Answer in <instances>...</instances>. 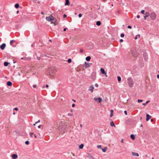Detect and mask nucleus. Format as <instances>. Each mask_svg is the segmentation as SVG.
I'll use <instances>...</instances> for the list:
<instances>
[{"label":"nucleus","mask_w":159,"mask_h":159,"mask_svg":"<svg viewBox=\"0 0 159 159\" xmlns=\"http://www.w3.org/2000/svg\"><path fill=\"white\" fill-rule=\"evenodd\" d=\"M49 75L53 76L57 72V70L55 68H52L49 69Z\"/></svg>","instance_id":"f257e3e1"},{"label":"nucleus","mask_w":159,"mask_h":159,"mask_svg":"<svg viewBox=\"0 0 159 159\" xmlns=\"http://www.w3.org/2000/svg\"><path fill=\"white\" fill-rule=\"evenodd\" d=\"M128 83L129 86L132 87L134 84V83L131 78L130 77L128 79Z\"/></svg>","instance_id":"f03ea898"},{"label":"nucleus","mask_w":159,"mask_h":159,"mask_svg":"<svg viewBox=\"0 0 159 159\" xmlns=\"http://www.w3.org/2000/svg\"><path fill=\"white\" fill-rule=\"evenodd\" d=\"M157 15L155 12L151 13L150 15V17L152 20H154L156 18Z\"/></svg>","instance_id":"7ed1b4c3"},{"label":"nucleus","mask_w":159,"mask_h":159,"mask_svg":"<svg viewBox=\"0 0 159 159\" xmlns=\"http://www.w3.org/2000/svg\"><path fill=\"white\" fill-rule=\"evenodd\" d=\"M139 64L141 67H143L144 66V65L143 62V59L142 57H140L139 59Z\"/></svg>","instance_id":"20e7f679"},{"label":"nucleus","mask_w":159,"mask_h":159,"mask_svg":"<svg viewBox=\"0 0 159 159\" xmlns=\"http://www.w3.org/2000/svg\"><path fill=\"white\" fill-rule=\"evenodd\" d=\"M132 56L134 57H136L138 55V53L136 51L134 50L132 52Z\"/></svg>","instance_id":"39448f33"},{"label":"nucleus","mask_w":159,"mask_h":159,"mask_svg":"<svg viewBox=\"0 0 159 159\" xmlns=\"http://www.w3.org/2000/svg\"><path fill=\"white\" fill-rule=\"evenodd\" d=\"M143 57L144 58L145 60V61H147L148 59V54H147V53H144L143 54Z\"/></svg>","instance_id":"423d86ee"},{"label":"nucleus","mask_w":159,"mask_h":159,"mask_svg":"<svg viewBox=\"0 0 159 159\" xmlns=\"http://www.w3.org/2000/svg\"><path fill=\"white\" fill-rule=\"evenodd\" d=\"M52 18H53V16L52 15H50L48 17H46V19L48 21H52Z\"/></svg>","instance_id":"0eeeda50"},{"label":"nucleus","mask_w":159,"mask_h":159,"mask_svg":"<svg viewBox=\"0 0 159 159\" xmlns=\"http://www.w3.org/2000/svg\"><path fill=\"white\" fill-rule=\"evenodd\" d=\"M6 45L5 43H2L0 46L1 49L2 50H4L5 49V48L6 47Z\"/></svg>","instance_id":"6e6552de"},{"label":"nucleus","mask_w":159,"mask_h":159,"mask_svg":"<svg viewBox=\"0 0 159 159\" xmlns=\"http://www.w3.org/2000/svg\"><path fill=\"white\" fill-rule=\"evenodd\" d=\"M96 76L95 74V73H92V74L91 79H93V80H94L96 79Z\"/></svg>","instance_id":"1a4fd4ad"},{"label":"nucleus","mask_w":159,"mask_h":159,"mask_svg":"<svg viewBox=\"0 0 159 159\" xmlns=\"http://www.w3.org/2000/svg\"><path fill=\"white\" fill-rule=\"evenodd\" d=\"M94 89V88L93 87V85H91L89 87V90L92 93L93 89Z\"/></svg>","instance_id":"9d476101"},{"label":"nucleus","mask_w":159,"mask_h":159,"mask_svg":"<svg viewBox=\"0 0 159 159\" xmlns=\"http://www.w3.org/2000/svg\"><path fill=\"white\" fill-rule=\"evenodd\" d=\"M11 157L12 159H16L18 157V156L17 154H13L11 155Z\"/></svg>","instance_id":"9b49d317"},{"label":"nucleus","mask_w":159,"mask_h":159,"mask_svg":"<svg viewBox=\"0 0 159 159\" xmlns=\"http://www.w3.org/2000/svg\"><path fill=\"white\" fill-rule=\"evenodd\" d=\"M51 19H52V21H50L52 23H53L55 25H56V24L55 23V21H56V20L55 18L53 16V18H52Z\"/></svg>","instance_id":"f8f14e48"},{"label":"nucleus","mask_w":159,"mask_h":159,"mask_svg":"<svg viewBox=\"0 0 159 159\" xmlns=\"http://www.w3.org/2000/svg\"><path fill=\"white\" fill-rule=\"evenodd\" d=\"M151 118V116L147 114L146 115V120L148 121Z\"/></svg>","instance_id":"ddd939ff"},{"label":"nucleus","mask_w":159,"mask_h":159,"mask_svg":"<svg viewBox=\"0 0 159 159\" xmlns=\"http://www.w3.org/2000/svg\"><path fill=\"white\" fill-rule=\"evenodd\" d=\"M100 71H101V73L102 74H106V73L105 72L104 69L103 68H101L100 69Z\"/></svg>","instance_id":"4468645a"},{"label":"nucleus","mask_w":159,"mask_h":159,"mask_svg":"<svg viewBox=\"0 0 159 159\" xmlns=\"http://www.w3.org/2000/svg\"><path fill=\"white\" fill-rule=\"evenodd\" d=\"M85 67L86 68H89L90 66V65H92L91 63L89 64L87 63L86 62H85Z\"/></svg>","instance_id":"2eb2a0df"},{"label":"nucleus","mask_w":159,"mask_h":159,"mask_svg":"<svg viewBox=\"0 0 159 159\" xmlns=\"http://www.w3.org/2000/svg\"><path fill=\"white\" fill-rule=\"evenodd\" d=\"M132 155L134 156H136L137 157H139V155L138 153H136L134 152H132Z\"/></svg>","instance_id":"dca6fc26"},{"label":"nucleus","mask_w":159,"mask_h":159,"mask_svg":"<svg viewBox=\"0 0 159 159\" xmlns=\"http://www.w3.org/2000/svg\"><path fill=\"white\" fill-rule=\"evenodd\" d=\"M66 2L65 5V6L66 5H69L70 4V2L69 0H65Z\"/></svg>","instance_id":"f3484780"},{"label":"nucleus","mask_w":159,"mask_h":159,"mask_svg":"<svg viewBox=\"0 0 159 159\" xmlns=\"http://www.w3.org/2000/svg\"><path fill=\"white\" fill-rule=\"evenodd\" d=\"M7 84L8 86H11L12 85V83L10 81H8L7 83Z\"/></svg>","instance_id":"a211bd4d"},{"label":"nucleus","mask_w":159,"mask_h":159,"mask_svg":"<svg viewBox=\"0 0 159 159\" xmlns=\"http://www.w3.org/2000/svg\"><path fill=\"white\" fill-rule=\"evenodd\" d=\"M91 58V57L89 56L86 57L85 59L87 61H89L90 60Z\"/></svg>","instance_id":"6ab92c4d"},{"label":"nucleus","mask_w":159,"mask_h":159,"mask_svg":"<svg viewBox=\"0 0 159 159\" xmlns=\"http://www.w3.org/2000/svg\"><path fill=\"white\" fill-rule=\"evenodd\" d=\"M9 64H10V63L7 61L4 62V65L5 66H7Z\"/></svg>","instance_id":"aec40b11"},{"label":"nucleus","mask_w":159,"mask_h":159,"mask_svg":"<svg viewBox=\"0 0 159 159\" xmlns=\"http://www.w3.org/2000/svg\"><path fill=\"white\" fill-rule=\"evenodd\" d=\"M130 138L132 139H133V140H134L135 139V137L134 135V134H131L130 136Z\"/></svg>","instance_id":"412c9836"},{"label":"nucleus","mask_w":159,"mask_h":159,"mask_svg":"<svg viewBox=\"0 0 159 159\" xmlns=\"http://www.w3.org/2000/svg\"><path fill=\"white\" fill-rule=\"evenodd\" d=\"M110 125L111 126H115V125L113 121H112L110 122Z\"/></svg>","instance_id":"4be33fe9"},{"label":"nucleus","mask_w":159,"mask_h":159,"mask_svg":"<svg viewBox=\"0 0 159 159\" xmlns=\"http://www.w3.org/2000/svg\"><path fill=\"white\" fill-rule=\"evenodd\" d=\"M96 25L98 26H100L101 25V22L100 21H98L96 22Z\"/></svg>","instance_id":"5701e85b"},{"label":"nucleus","mask_w":159,"mask_h":159,"mask_svg":"<svg viewBox=\"0 0 159 159\" xmlns=\"http://www.w3.org/2000/svg\"><path fill=\"white\" fill-rule=\"evenodd\" d=\"M145 16L147 17H148L149 16H150V14L148 12H146L145 13Z\"/></svg>","instance_id":"b1692460"},{"label":"nucleus","mask_w":159,"mask_h":159,"mask_svg":"<svg viewBox=\"0 0 159 159\" xmlns=\"http://www.w3.org/2000/svg\"><path fill=\"white\" fill-rule=\"evenodd\" d=\"M84 145L83 144H81L79 146V148L80 149H82L83 148Z\"/></svg>","instance_id":"393cba45"},{"label":"nucleus","mask_w":159,"mask_h":159,"mask_svg":"<svg viewBox=\"0 0 159 159\" xmlns=\"http://www.w3.org/2000/svg\"><path fill=\"white\" fill-rule=\"evenodd\" d=\"M19 7V4L18 3H16L15 5V7L16 8H18Z\"/></svg>","instance_id":"a878e982"},{"label":"nucleus","mask_w":159,"mask_h":159,"mask_svg":"<svg viewBox=\"0 0 159 159\" xmlns=\"http://www.w3.org/2000/svg\"><path fill=\"white\" fill-rule=\"evenodd\" d=\"M98 102L99 103H100L102 101V99L101 98H98Z\"/></svg>","instance_id":"bb28decb"},{"label":"nucleus","mask_w":159,"mask_h":159,"mask_svg":"<svg viewBox=\"0 0 159 159\" xmlns=\"http://www.w3.org/2000/svg\"><path fill=\"white\" fill-rule=\"evenodd\" d=\"M107 149V148L106 147H105L104 148L102 149V151L103 152H105L106 151Z\"/></svg>","instance_id":"cd10ccee"},{"label":"nucleus","mask_w":159,"mask_h":159,"mask_svg":"<svg viewBox=\"0 0 159 159\" xmlns=\"http://www.w3.org/2000/svg\"><path fill=\"white\" fill-rule=\"evenodd\" d=\"M117 80L118 82H120L121 80V78L120 76H118L117 77Z\"/></svg>","instance_id":"c85d7f7f"},{"label":"nucleus","mask_w":159,"mask_h":159,"mask_svg":"<svg viewBox=\"0 0 159 159\" xmlns=\"http://www.w3.org/2000/svg\"><path fill=\"white\" fill-rule=\"evenodd\" d=\"M150 102V101H148L146 102L145 103H143V105L144 106L146 105L147 104H148L149 102Z\"/></svg>","instance_id":"c756f323"},{"label":"nucleus","mask_w":159,"mask_h":159,"mask_svg":"<svg viewBox=\"0 0 159 159\" xmlns=\"http://www.w3.org/2000/svg\"><path fill=\"white\" fill-rule=\"evenodd\" d=\"M15 42V40H11L10 41V44L11 45H12V43L14 42Z\"/></svg>","instance_id":"7c9ffc66"},{"label":"nucleus","mask_w":159,"mask_h":159,"mask_svg":"<svg viewBox=\"0 0 159 159\" xmlns=\"http://www.w3.org/2000/svg\"><path fill=\"white\" fill-rule=\"evenodd\" d=\"M67 61L69 63H71V59L70 58H69V59H68Z\"/></svg>","instance_id":"2f4dec72"},{"label":"nucleus","mask_w":159,"mask_h":159,"mask_svg":"<svg viewBox=\"0 0 159 159\" xmlns=\"http://www.w3.org/2000/svg\"><path fill=\"white\" fill-rule=\"evenodd\" d=\"M125 36V34L124 33H122L120 34L121 37L123 38Z\"/></svg>","instance_id":"473e14b6"},{"label":"nucleus","mask_w":159,"mask_h":159,"mask_svg":"<svg viewBox=\"0 0 159 159\" xmlns=\"http://www.w3.org/2000/svg\"><path fill=\"white\" fill-rule=\"evenodd\" d=\"M25 144L26 145H28L29 144V142L28 141H26L25 142Z\"/></svg>","instance_id":"72a5a7b5"},{"label":"nucleus","mask_w":159,"mask_h":159,"mask_svg":"<svg viewBox=\"0 0 159 159\" xmlns=\"http://www.w3.org/2000/svg\"><path fill=\"white\" fill-rule=\"evenodd\" d=\"M141 13L144 14L145 12V11L144 10H142L141 11Z\"/></svg>","instance_id":"f704fd0d"},{"label":"nucleus","mask_w":159,"mask_h":159,"mask_svg":"<svg viewBox=\"0 0 159 159\" xmlns=\"http://www.w3.org/2000/svg\"><path fill=\"white\" fill-rule=\"evenodd\" d=\"M143 100H142L138 99V102H143Z\"/></svg>","instance_id":"c9c22d12"},{"label":"nucleus","mask_w":159,"mask_h":159,"mask_svg":"<svg viewBox=\"0 0 159 159\" xmlns=\"http://www.w3.org/2000/svg\"><path fill=\"white\" fill-rule=\"evenodd\" d=\"M97 147L98 148H101V145H98L97 146Z\"/></svg>","instance_id":"e433bc0d"},{"label":"nucleus","mask_w":159,"mask_h":159,"mask_svg":"<svg viewBox=\"0 0 159 159\" xmlns=\"http://www.w3.org/2000/svg\"><path fill=\"white\" fill-rule=\"evenodd\" d=\"M30 136L31 137L32 136V135L33 134V133L32 132H30Z\"/></svg>","instance_id":"4c0bfd02"},{"label":"nucleus","mask_w":159,"mask_h":159,"mask_svg":"<svg viewBox=\"0 0 159 159\" xmlns=\"http://www.w3.org/2000/svg\"><path fill=\"white\" fill-rule=\"evenodd\" d=\"M79 16V17L80 18V17H82V14H81L80 13V14H79V16Z\"/></svg>","instance_id":"58836bf2"},{"label":"nucleus","mask_w":159,"mask_h":159,"mask_svg":"<svg viewBox=\"0 0 159 159\" xmlns=\"http://www.w3.org/2000/svg\"><path fill=\"white\" fill-rule=\"evenodd\" d=\"M14 110L17 111L18 110V109L17 107H15L14 109Z\"/></svg>","instance_id":"ea45409f"},{"label":"nucleus","mask_w":159,"mask_h":159,"mask_svg":"<svg viewBox=\"0 0 159 159\" xmlns=\"http://www.w3.org/2000/svg\"><path fill=\"white\" fill-rule=\"evenodd\" d=\"M63 17L64 18H66L67 17V15L66 14H64L63 15Z\"/></svg>","instance_id":"a19ab883"},{"label":"nucleus","mask_w":159,"mask_h":159,"mask_svg":"<svg viewBox=\"0 0 159 159\" xmlns=\"http://www.w3.org/2000/svg\"><path fill=\"white\" fill-rule=\"evenodd\" d=\"M128 28H129V29H131L132 28V27L131 26H130V25H128Z\"/></svg>","instance_id":"79ce46f5"},{"label":"nucleus","mask_w":159,"mask_h":159,"mask_svg":"<svg viewBox=\"0 0 159 159\" xmlns=\"http://www.w3.org/2000/svg\"><path fill=\"white\" fill-rule=\"evenodd\" d=\"M36 86H37V85H36V84H34V85L33 86V88H36Z\"/></svg>","instance_id":"37998d69"},{"label":"nucleus","mask_w":159,"mask_h":159,"mask_svg":"<svg viewBox=\"0 0 159 159\" xmlns=\"http://www.w3.org/2000/svg\"><path fill=\"white\" fill-rule=\"evenodd\" d=\"M83 52V50H82V49H80V53H82Z\"/></svg>","instance_id":"c03bdc74"},{"label":"nucleus","mask_w":159,"mask_h":159,"mask_svg":"<svg viewBox=\"0 0 159 159\" xmlns=\"http://www.w3.org/2000/svg\"><path fill=\"white\" fill-rule=\"evenodd\" d=\"M147 17L146 16H144L143 17V19L144 20H145L146 19V18Z\"/></svg>","instance_id":"a18cd8bd"},{"label":"nucleus","mask_w":159,"mask_h":159,"mask_svg":"<svg viewBox=\"0 0 159 159\" xmlns=\"http://www.w3.org/2000/svg\"><path fill=\"white\" fill-rule=\"evenodd\" d=\"M95 86L97 87H98V84L97 83H96L95 84Z\"/></svg>","instance_id":"49530a36"},{"label":"nucleus","mask_w":159,"mask_h":159,"mask_svg":"<svg viewBox=\"0 0 159 159\" xmlns=\"http://www.w3.org/2000/svg\"><path fill=\"white\" fill-rule=\"evenodd\" d=\"M124 113L126 115H127V112L126 111H124Z\"/></svg>","instance_id":"de8ad7c7"},{"label":"nucleus","mask_w":159,"mask_h":159,"mask_svg":"<svg viewBox=\"0 0 159 159\" xmlns=\"http://www.w3.org/2000/svg\"><path fill=\"white\" fill-rule=\"evenodd\" d=\"M113 116V113H111L110 115V117H111Z\"/></svg>","instance_id":"09e8293b"},{"label":"nucleus","mask_w":159,"mask_h":159,"mask_svg":"<svg viewBox=\"0 0 159 159\" xmlns=\"http://www.w3.org/2000/svg\"><path fill=\"white\" fill-rule=\"evenodd\" d=\"M123 40L122 39H120V42H123Z\"/></svg>","instance_id":"8fccbe9b"},{"label":"nucleus","mask_w":159,"mask_h":159,"mask_svg":"<svg viewBox=\"0 0 159 159\" xmlns=\"http://www.w3.org/2000/svg\"><path fill=\"white\" fill-rule=\"evenodd\" d=\"M111 113H113V110H111L110 111Z\"/></svg>","instance_id":"3c124183"},{"label":"nucleus","mask_w":159,"mask_h":159,"mask_svg":"<svg viewBox=\"0 0 159 159\" xmlns=\"http://www.w3.org/2000/svg\"><path fill=\"white\" fill-rule=\"evenodd\" d=\"M75 106V104L73 103L72 105V107H74Z\"/></svg>","instance_id":"603ef678"},{"label":"nucleus","mask_w":159,"mask_h":159,"mask_svg":"<svg viewBox=\"0 0 159 159\" xmlns=\"http://www.w3.org/2000/svg\"><path fill=\"white\" fill-rule=\"evenodd\" d=\"M40 122V120H39L37 122H35V124H37V123Z\"/></svg>","instance_id":"864d4df0"},{"label":"nucleus","mask_w":159,"mask_h":159,"mask_svg":"<svg viewBox=\"0 0 159 159\" xmlns=\"http://www.w3.org/2000/svg\"><path fill=\"white\" fill-rule=\"evenodd\" d=\"M140 17V16L139 15H137V17L138 18H139Z\"/></svg>","instance_id":"5fc2aeb1"},{"label":"nucleus","mask_w":159,"mask_h":159,"mask_svg":"<svg viewBox=\"0 0 159 159\" xmlns=\"http://www.w3.org/2000/svg\"><path fill=\"white\" fill-rule=\"evenodd\" d=\"M66 29H67V28H64V29H63V31H65L66 30Z\"/></svg>","instance_id":"6e6d98bb"},{"label":"nucleus","mask_w":159,"mask_h":159,"mask_svg":"<svg viewBox=\"0 0 159 159\" xmlns=\"http://www.w3.org/2000/svg\"><path fill=\"white\" fill-rule=\"evenodd\" d=\"M137 35H136V36L134 38L135 39H137Z\"/></svg>","instance_id":"4d7b16f0"},{"label":"nucleus","mask_w":159,"mask_h":159,"mask_svg":"<svg viewBox=\"0 0 159 159\" xmlns=\"http://www.w3.org/2000/svg\"><path fill=\"white\" fill-rule=\"evenodd\" d=\"M41 125H39L38 126V128H41Z\"/></svg>","instance_id":"13d9d810"},{"label":"nucleus","mask_w":159,"mask_h":159,"mask_svg":"<svg viewBox=\"0 0 159 159\" xmlns=\"http://www.w3.org/2000/svg\"><path fill=\"white\" fill-rule=\"evenodd\" d=\"M94 100H95L96 101L98 100V98H94Z\"/></svg>","instance_id":"bf43d9fd"},{"label":"nucleus","mask_w":159,"mask_h":159,"mask_svg":"<svg viewBox=\"0 0 159 159\" xmlns=\"http://www.w3.org/2000/svg\"><path fill=\"white\" fill-rule=\"evenodd\" d=\"M40 57H37V60H40Z\"/></svg>","instance_id":"052dcab7"},{"label":"nucleus","mask_w":159,"mask_h":159,"mask_svg":"<svg viewBox=\"0 0 159 159\" xmlns=\"http://www.w3.org/2000/svg\"><path fill=\"white\" fill-rule=\"evenodd\" d=\"M123 139H121V142L122 143H123Z\"/></svg>","instance_id":"680f3d73"},{"label":"nucleus","mask_w":159,"mask_h":159,"mask_svg":"<svg viewBox=\"0 0 159 159\" xmlns=\"http://www.w3.org/2000/svg\"><path fill=\"white\" fill-rule=\"evenodd\" d=\"M34 137L35 138H36L37 137V136L35 134H34Z\"/></svg>","instance_id":"e2e57ef3"},{"label":"nucleus","mask_w":159,"mask_h":159,"mask_svg":"<svg viewBox=\"0 0 159 159\" xmlns=\"http://www.w3.org/2000/svg\"><path fill=\"white\" fill-rule=\"evenodd\" d=\"M48 86H48V84H46V87H47V88H48Z\"/></svg>","instance_id":"0e129e2a"},{"label":"nucleus","mask_w":159,"mask_h":159,"mask_svg":"<svg viewBox=\"0 0 159 159\" xmlns=\"http://www.w3.org/2000/svg\"><path fill=\"white\" fill-rule=\"evenodd\" d=\"M41 14H42V15H44V12H43V11H41Z\"/></svg>","instance_id":"69168bd1"},{"label":"nucleus","mask_w":159,"mask_h":159,"mask_svg":"<svg viewBox=\"0 0 159 159\" xmlns=\"http://www.w3.org/2000/svg\"><path fill=\"white\" fill-rule=\"evenodd\" d=\"M157 77L159 79V75H157Z\"/></svg>","instance_id":"338daca9"},{"label":"nucleus","mask_w":159,"mask_h":159,"mask_svg":"<svg viewBox=\"0 0 159 159\" xmlns=\"http://www.w3.org/2000/svg\"><path fill=\"white\" fill-rule=\"evenodd\" d=\"M19 12V11L18 10L17 11L16 13H17L18 14V13Z\"/></svg>","instance_id":"774afa93"}]
</instances>
